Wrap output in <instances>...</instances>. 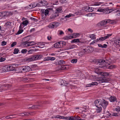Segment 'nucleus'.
<instances>
[{
    "label": "nucleus",
    "instance_id": "obj_15",
    "mask_svg": "<svg viewBox=\"0 0 120 120\" xmlns=\"http://www.w3.org/2000/svg\"><path fill=\"white\" fill-rule=\"evenodd\" d=\"M42 56L41 55H36L32 56V59H33V61L34 60H38L40 59L41 57Z\"/></svg>",
    "mask_w": 120,
    "mask_h": 120
},
{
    "label": "nucleus",
    "instance_id": "obj_32",
    "mask_svg": "<svg viewBox=\"0 0 120 120\" xmlns=\"http://www.w3.org/2000/svg\"><path fill=\"white\" fill-rule=\"evenodd\" d=\"M5 13L4 12L2 13H0V18H1L3 17H5Z\"/></svg>",
    "mask_w": 120,
    "mask_h": 120
},
{
    "label": "nucleus",
    "instance_id": "obj_14",
    "mask_svg": "<svg viewBox=\"0 0 120 120\" xmlns=\"http://www.w3.org/2000/svg\"><path fill=\"white\" fill-rule=\"evenodd\" d=\"M114 45H120V38H117L114 40Z\"/></svg>",
    "mask_w": 120,
    "mask_h": 120
},
{
    "label": "nucleus",
    "instance_id": "obj_63",
    "mask_svg": "<svg viewBox=\"0 0 120 120\" xmlns=\"http://www.w3.org/2000/svg\"><path fill=\"white\" fill-rule=\"evenodd\" d=\"M24 27V26H23V25L21 23V24L19 26V28L20 29H21V28H22Z\"/></svg>",
    "mask_w": 120,
    "mask_h": 120
},
{
    "label": "nucleus",
    "instance_id": "obj_42",
    "mask_svg": "<svg viewBox=\"0 0 120 120\" xmlns=\"http://www.w3.org/2000/svg\"><path fill=\"white\" fill-rule=\"evenodd\" d=\"M104 10V9L102 8H99L97 9L96 12H103V10Z\"/></svg>",
    "mask_w": 120,
    "mask_h": 120
},
{
    "label": "nucleus",
    "instance_id": "obj_58",
    "mask_svg": "<svg viewBox=\"0 0 120 120\" xmlns=\"http://www.w3.org/2000/svg\"><path fill=\"white\" fill-rule=\"evenodd\" d=\"M115 12H119V15H120V8L118 9L117 10H116V11H115Z\"/></svg>",
    "mask_w": 120,
    "mask_h": 120
},
{
    "label": "nucleus",
    "instance_id": "obj_7",
    "mask_svg": "<svg viewBox=\"0 0 120 120\" xmlns=\"http://www.w3.org/2000/svg\"><path fill=\"white\" fill-rule=\"evenodd\" d=\"M13 64H9V65L6 66L4 67H3V69H5V71H11L12 68L13 67Z\"/></svg>",
    "mask_w": 120,
    "mask_h": 120
},
{
    "label": "nucleus",
    "instance_id": "obj_29",
    "mask_svg": "<svg viewBox=\"0 0 120 120\" xmlns=\"http://www.w3.org/2000/svg\"><path fill=\"white\" fill-rule=\"evenodd\" d=\"M65 63V62L63 60H59L58 61V65H61L62 64H64Z\"/></svg>",
    "mask_w": 120,
    "mask_h": 120
},
{
    "label": "nucleus",
    "instance_id": "obj_20",
    "mask_svg": "<svg viewBox=\"0 0 120 120\" xmlns=\"http://www.w3.org/2000/svg\"><path fill=\"white\" fill-rule=\"evenodd\" d=\"M98 83L97 82H93L91 83H90L87 85L86 86L87 87H90L91 86L97 85H98Z\"/></svg>",
    "mask_w": 120,
    "mask_h": 120
},
{
    "label": "nucleus",
    "instance_id": "obj_41",
    "mask_svg": "<svg viewBox=\"0 0 120 120\" xmlns=\"http://www.w3.org/2000/svg\"><path fill=\"white\" fill-rule=\"evenodd\" d=\"M26 61H28L29 62L33 61L32 57L31 58H27L26 59Z\"/></svg>",
    "mask_w": 120,
    "mask_h": 120
},
{
    "label": "nucleus",
    "instance_id": "obj_13",
    "mask_svg": "<svg viewBox=\"0 0 120 120\" xmlns=\"http://www.w3.org/2000/svg\"><path fill=\"white\" fill-rule=\"evenodd\" d=\"M61 85H63L64 86H67L68 87L69 86V83H68L67 82L64 80H62L61 82Z\"/></svg>",
    "mask_w": 120,
    "mask_h": 120
},
{
    "label": "nucleus",
    "instance_id": "obj_57",
    "mask_svg": "<svg viewBox=\"0 0 120 120\" xmlns=\"http://www.w3.org/2000/svg\"><path fill=\"white\" fill-rule=\"evenodd\" d=\"M115 110L116 111L118 112H119L120 111V108L119 107H118L117 108L115 109Z\"/></svg>",
    "mask_w": 120,
    "mask_h": 120
},
{
    "label": "nucleus",
    "instance_id": "obj_54",
    "mask_svg": "<svg viewBox=\"0 0 120 120\" xmlns=\"http://www.w3.org/2000/svg\"><path fill=\"white\" fill-rule=\"evenodd\" d=\"M87 49V47L85 49H83L82 51L83 52H86Z\"/></svg>",
    "mask_w": 120,
    "mask_h": 120
},
{
    "label": "nucleus",
    "instance_id": "obj_11",
    "mask_svg": "<svg viewBox=\"0 0 120 120\" xmlns=\"http://www.w3.org/2000/svg\"><path fill=\"white\" fill-rule=\"evenodd\" d=\"M56 10L57 12H56V15H54L53 16H51L50 17V18L52 19H54L55 17H56L58 16V15L57 13H61L62 12V10L60 8H58L56 9Z\"/></svg>",
    "mask_w": 120,
    "mask_h": 120
},
{
    "label": "nucleus",
    "instance_id": "obj_8",
    "mask_svg": "<svg viewBox=\"0 0 120 120\" xmlns=\"http://www.w3.org/2000/svg\"><path fill=\"white\" fill-rule=\"evenodd\" d=\"M22 70L25 72L30 71L31 70V68L29 66H24L22 67Z\"/></svg>",
    "mask_w": 120,
    "mask_h": 120
},
{
    "label": "nucleus",
    "instance_id": "obj_35",
    "mask_svg": "<svg viewBox=\"0 0 120 120\" xmlns=\"http://www.w3.org/2000/svg\"><path fill=\"white\" fill-rule=\"evenodd\" d=\"M107 20H108V23H109L110 24H113L115 22V21L114 20H111L110 19H107Z\"/></svg>",
    "mask_w": 120,
    "mask_h": 120
},
{
    "label": "nucleus",
    "instance_id": "obj_5",
    "mask_svg": "<svg viewBox=\"0 0 120 120\" xmlns=\"http://www.w3.org/2000/svg\"><path fill=\"white\" fill-rule=\"evenodd\" d=\"M59 25L58 23L56 22H54L51 23L48 26V27L50 28H56Z\"/></svg>",
    "mask_w": 120,
    "mask_h": 120
},
{
    "label": "nucleus",
    "instance_id": "obj_12",
    "mask_svg": "<svg viewBox=\"0 0 120 120\" xmlns=\"http://www.w3.org/2000/svg\"><path fill=\"white\" fill-rule=\"evenodd\" d=\"M50 11H53V9L52 8H48L45 10L44 11V14L46 16L48 15L50 12Z\"/></svg>",
    "mask_w": 120,
    "mask_h": 120
},
{
    "label": "nucleus",
    "instance_id": "obj_39",
    "mask_svg": "<svg viewBox=\"0 0 120 120\" xmlns=\"http://www.w3.org/2000/svg\"><path fill=\"white\" fill-rule=\"evenodd\" d=\"M77 59H73L71 60V62L73 63H76L77 62Z\"/></svg>",
    "mask_w": 120,
    "mask_h": 120
},
{
    "label": "nucleus",
    "instance_id": "obj_45",
    "mask_svg": "<svg viewBox=\"0 0 120 120\" xmlns=\"http://www.w3.org/2000/svg\"><path fill=\"white\" fill-rule=\"evenodd\" d=\"M112 34H107V36H104L105 39L109 38L110 37L112 36Z\"/></svg>",
    "mask_w": 120,
    "mask_h": 120
},
{
    "label": "nucleus",
    "instance_id": "obj_46",
    "mask_svg": "<svg viewBox=\"0 0 120 120\" xmlns=\"http://www.w3.org/2000/svg\"><path fill=\"white\" fill-rule=\"evenodd\" d=\"M90 38L92 39H95L96 38V37L94 34H92L90 36Z\"/></svg>",
    "mask_w": 120,
    "mask_h": 120
},
{
    "label": "nucleus",
    "instance_id": "obj_3",
    "mask_svg": "<svg viewBox=\"0 0 120 120\" xmlns=\"http://www.w3.org/2000/svg\"><path fill=\"white\" fill-rule=\"evenodd\" d=\"M103 60H99L97 59H93L90 60V61L91 62L97 64H99V65H101V63L103 62Z\"/></svg>",
    "mask_w": 120,
    "mask_h": 120
},
{
    "label": "nucleus",
    "instance_id": "obj_33",
    "mask_svg": "<svg viewBox=\"0 0 120 120\" xmlns=\"http://www.w3.org/2000/svg\"><path fill=\"white\" fill-rule=\"evenodd\" d=\"M14 52H13L14 54L18 53L19 51V49H18L15 48L14 50Z\"/></svg>",
    "mask_w": 120,
    "mask_h": 120
},
{
    "label": "nucleus",
    "instance_id": "obj_59",
    "mask_svg": "<svg viewBox=\"0 0 120 120\" xmlns=\"http://www.w3.org/2000/svg\"><path fill=\"white\" fill-rule=\"evenodd\" d=\"M20 115H19L20 116H25V112L20 113Z\"/></svg>",
    "mask_w": 120,
    "mask_h": 120
},
{
    "label": "nucleus",
    "instance_id": "obj_43",
    "mask_svg": "<svg viewBox=\"0 0 120 120\" xmlns=\"http://www.w3.org/2000/svg\"><path fill=\"white\" fill-rule=\"evenodd\" d=\"M11 22H7L5 24L6 25L7 27H9L11 25Z\"/></svg>",
    "mask_w": 120,
    "mask_h": 120
},
{
    "label": "nucleus",
    "instance_id": "obj_53",
    "mask_svg": "<svg viewBox=\"0 0 120 120\" xmlns=\"http://www.w3.org/2000/svg\"><path fill=\"white\" fill-rule=\"evenodd\" d=\"M34 51V50L32 49H30L28 51V54H32L33 51Z\"/></svg>",
    "mask_w": 120,
    "mask_h": 120
},
{
    "label": "nucleus",
    "instance_id": "obj_51",
    "mask_svg": "<svg viewBox=\"0 0 120 120\" xmlns=\"http://www.w3.org/2000/svg\"><path fill=\"white\" fill-rule=\"evenodd\" d=\"M7 44V42L4 41H3L1 42V45L2 46H4Z\"/></svg>",
    "mask_w": 120,
    "mask_h": 120
},
{
    "label": "nucleus",
    "instance_id": "obj_30",
    "mask_svg": "<svg viewBox=\"0 0 120 120\" xmlns=\"http://www.w3.org/2000/svg\"><path fill=\"white\" fill-rule=\"evenodd\" d=\"M29 46H32L36 44V43L34 41H28Z\"/></svg>",
    "mask_w": 120,
    "mask_h": 120
},
{
    "label": "nucleus",
    "instance_id": "obj_19",
    "mask_svg": "<svg viewBox=\"0 0 120 120\" xmlns=\"http://www.w3.org/2000/svg\"><path fill=\"white\" fill-rule=\"evenodd\" d=\"M77 46L75 45H70L68 48V49H73L75 48H77Z\"/></svg>",
    "mask_w": 120,
    "mask_h": 120
},
{
    "label": "nucleus",
    "instance_id": "obj_52",
    "mask_svg": "<svg viewBox=\"0 0 120 120\" xmlns=\"http://www.w3.org/2000/svg\"><path fill=\"white\" fill-rule=\"evenodd\" d=\"M68 117V118L67 119H68L69 120H74V116L73 117L72 116H70L69 117Z\"/></svg>",
    "mask_w": 120,
    "mask_h": 120
},
{
    "label": "nucleus",
    "instance_id": "obj_61",
    "mask_svg": "<svg viewBox=\"0 0 120 120\" xmlns=\"http://www.w3.org/2000/svg\"><path fill=\"white\" fill-rule=\"evenodd\" d=\"M36 6H39V5H37V4L36 5V6H35V5H32V7H29V8L31 9L32 8H34L36 7Z\"/></svg>",
    "mask_w": 120,
    "mask_h": 120
},
{
    "label": "nucleus",
    "instance_id": "obj_62",
    "mask_svg": "<svg viewBox=\"0 0 120 120\" xmlns=\"http://www.w3.org/2000/svg\"><path fill=\"white\" fill-rule=\"evenodd\" d=\"M25 116H29L30 114V113L27 112H25Z\"/></svg>",
    "mask_w": 120,
    "mask_h": 120
},
{
    "label": "nucleus",
    "instance_id": "obj_1",
    "mask_svg": "<svg viewBox=\"0 0 120 120\" xmlns=\"http://www.w3.org/2000/svg\"><path fill=\"white\" fill-rule=\"evenodd\" d=\"M94 103L95 106L98 108L97 110V112L101 111L102 108L101 106L105 109L108 104V102L104 99L96 100L94 101Z\"/></svg>",
    "mask_w": 120,
    "mask_h": 120
},
{
    "label": "nucleus",
    "instance_id": "obj_21",
    "mask_svg": "<svg viewBox=\"0 0 120 120\" xmlns=\"http://www.w3.org/2000/svg\"><path fill=\"white\" fill-rule=\"evenodd\" d=\"M60 42H58L57 43H55L54 44V46L55 47L57 48H59L60 47H61L60 44L59 43Z\"/></svg>",
    "mask_w": 120,
    "mask_h": 120
},
{
    "label": "nucleus",
    "instance_id": "obj_40",
    "mask_svg": "<svg viewBox=\"0 0 120 120\" xmlns=\"http://www.w3.org/2000/svg\"><path fill=\"white\" fill-rule=\"evenodd\" d=\"M23 30L22 29H19L18 32L16 33V34L18 35L20 34L22 32Z\"/></svg>",
    "mask_w": 120,
    "mask_h": 120
},
{
    "label": "nucleus",
    "instance_id": "obj_55",
    "mask_svg": "<svg viewBox=\"0 0 120 120\" xmlns=\"http://www.w3.org/2000/svg\"><path fill=\"white\" fill-rule=\"evenodd\" d=\"M30 18L32 20H33L34 21L37 22L38 21V20L35 18L32 17H31Z\"/></svg>",
    "mask_w": 120,
    "mask_h": 120
},
{
    "label": "nucleus",
    "instance_id": "obj_23",
    "mask_svg": "<svg viewBox=\"0 0 120 120\" xmlns=\"http://www.w3.org/2000/svg\"><path fill=\"white\" fill-rule=\"evenodd\" d=\"M37 45H38V47L41 48H43L45 45L43 43L39 42L37 43Z\"/></svg>",
    "mask_w": 120,
    "mask_h": 120
},
{
    "label": "nucleus",
    "instance_id": "obj_22",
    "mask_svg": "<svg viewBox=\"0 0 120 120\" xmlns=\"http://www.w3.org/2000/svg\"><path fill=\"white\" fill-rule=\"evenodd\" d=\"M28 41H29V40H28L27 41H26L23 42L22 44L23 45H24V46H29V44L28 43Z\"/></svg>",
    "mask_w": 120,
    "mask_h": 120
},
{
    "label": "nucleus",
    "instance_id": "obj_26",
    "mask_svg": "<svg viewBox=\"0 0 120 120\" xmlns=\"http://www.w3.org/2000/svg\"><path fill=\"white\" fill-rule=\"evenodd\" d=\"M104 10L103 11V13L105 14H108L109 13V9L108 8H104Z\"/></svg>",
    "mask_w": 120,
    "mask_h": 120
},
{
    "label": "nucleus",
    "instance_id": "obj_34",
    "mask_svg": "<svg viewBox=\"0 0 120 120\" xmlns=\"http://www.w3.org/2000/svg\"><path fill=\"white\" fill-rule=\"evenodd\" d=\"M116 66L115 65H111L108 67V68L110 69H112L116 68Z\"/></svg>",
    "mask_w": 120,
    "mask_h": 120
},
{
    "label": "nucleus",
    "instance_id": "obj_47",
    "mask_svg": "<svg viewBox=\"0 0 120 120\" xmlns=\"http://www.w3.org/2000/svg\"><path fill=\"white\" fill-rule=\"evenodd\" d=\"M4 85H0V92H2L3 91V87H4Z\"/></svg>",
    "mask_w": 120,
    "mask_h": 120
},
{
    "label": "nucleus",
    "instance_id": "obj_25",
    "mask_svg": "<svg viewBox=\"0 0 120 120\" xmlns=\"http://www.w3.org/2000/svg\"><path fill=\"white\" fill-rule=\"evenodd\" d=\"M66 65H63L59 66V69L60 70H64L66 69Z\"/></svg>",
    "mask_w": 120,
    "mask_h": 120
},
{
    "label": "nucleus",
    "instance_id": "obj_2",
    "mask_svg": "<svg viewBox=\"0 0 120 120\" xmlns=\"http://www.w3.org/2000/svg\"><path fill=\"white\" fill-rule=\"evenodd\" d=\"M95 72L98 75H101L103 76L99 78L98 80V81L100 83H102L103 82H108V80L106 79L105 76H108L109 75V73L103 72L98 71L97 72L96 71Z\"/></svg>",
    "mask_w": 120,
    "mask_h": 120
},
{
    "label": "nucleus",
    "instance_id": "obj_64",
    "mask_svg": "<svg viewBox=\"0 0 120 120\" xmlns=\"http://www.w3.org/2000/svg\"><path fill=\"white\" fill-rule=\"evenodd\" d=\"M55 59V58L54 57H50V60H54Z\"/></svg>",
    "mask_w": 120,
    "mask_h": 120
},
{
    "label": "nucleus",
    "instance_id": "obj_4",
    "mask_svg": "<svg viewBox=\"0 0 120 120\" xmlns=\"http://www.w3.org/2000/svg\"><path fill=\"white\" fill-rule=\"evenodd\" d=\"M44 103L45 104H46V101H45V102L42 101L41 104H39V105H33L32 106H30L29 105H28L27 108L30 109L38 108L39 107V106H42V105L41 104L42 103L43 104Z\"/></svg>",
    "mask_w": 120,
    "mask_h": 120
},
{
    "label": "nucleus",
    "instance_id": "obj_17",
    "mask_svg": "<svg viewBox=\"0 0 120 120\" xmlns=\"http://www.w3.org/2000/svg\"><path fill=\"white\" fill-rule=\"evenodd\" d=\"M87 49L86 52H92L93 51V48L91 47L90 46H87Z\"/></svg>",
    "mask_w": 120,
    "mask_h": 120
},
{
    "label": "nucleus",
    "instance_id": "obj_44",
    "mask_svg": "<svg viewBox=\"0 0 120 120\" xmlns=\"http://www.w3.org/2000/svg\"><path fill=\"white\" fill-rule=\"evenodd\" d=\"M74 120H79V119H80V118L79 116L77 115L76 116H74Z\"/></svg>",
    "mask_w": 120,
    "mask_h": 120
},
{
    "label": "nucleus",
    "instance_id": "obj_56",
    "mask_svg": "<svg viewBox=\"0 0 120 120\" xmlns=\"http://www.w3.org/2000/svg\"><path fill=\"white\" fill-rule=\"evenodd\" d=\"M6 59L4 58H3L1 56L0 59V62H2L4 61Z\"/></svg>",
    "mask_w": 120,
    "mask_h": 120
},
{
    "label": "nucleus",
    "instance_id": "obj_28",
    "mask_svg": "<svg viewBox=\"0 0 120 120\" xmlns=\"http://www.w3.org/2000/svg\"><path fill=\"white\" fill-rule=\"evenodd\" d=\"M16 114H14L13 115H11L9 116H7L5 118L7 119H13L14 118H15V117H12V116L15 115Z\"/></svg>",
    "mask_w": 120,
    "mask_h": 120
},
{
    "label": "nucleus",
    "instance_id": "obj_48",
    "mask_svg": "<svg viewBox=\"0 0 120 120\" xmlns=\"http://www.w3.org/2000/svg\"><path fill=\"white\" fill-rule=\"evenodd\" d=\"M17 44V42H13L12 44L11 45V47H12L15 45H16Z\"/></svg>",
    "mask_w": 120,
    "mask_h": 120
},
{
    "label": "nucleus",
    "instance_id": "obj_16",
    "mask_svg": "<svg viewBox=\"0 0 120 120\" xmlns=\"http://www.w3.org/2000/svg\"><path fill=\"white\" fill-rule=\"evenodd\" d=\"M3 85H4V86L3 87L4 90H7L10 88L11 86L9 84H6Z\"/></svg>",
    "mask_w": 120,
    "mask_h": 120
},
{
    "label": "nucleus",
    "instance_id": "obj_50",
    "mask_svg": "<svg viewBox=\"0 0 120 120\" xmlns=\"http://www.w3.org/2000/svg\"><path fill=\"white\" fill-rule=\"evenodd\" d=\"M99 40H100V41H103L105 40V37H101L99 38Z\"/></svg>",
    "mask_w": 120,
    "mask_h": 120
},
{
    "label": "nucleus",
    "instance_id": "obj_36",
    "mask_svg": "<svg viewBox=\"0 0 120 120\" xmlns=\"http://www.w3.org/2000/svg\"><path fill=\"white\" fill-rule=\"evenodd\" d=\"M29 23L28 21L27 20H26L23 21L22 22V24L23 25H26Z\"/></svg>",
    "mask_w": 120,
    "mask_h": 120
},
{
    "label": "nucleus",
    "instance_id": "obj_6",
    "mask_svg": "<svg viewBox=\"0 0 120 120\" xmlns=\"http://www.w3.org/2000/svg\"><path fill=\"white\" fill-rule=\"evenodd\" d=\"M108 20H107V19L105 20H104L101 21L98 23L97 25V26H103L107 24L108 22Z\"/></svg>",
    "mask_w": 120,
    "mask_h": 120
},
{
    "label": "nucleus",
    "instance_id": "obj_31",
    "mask_svg": "<svg viewBox=\"0 0 120 120\" xmlns=\"http://www.w3.org/2000/svg\"><path fill=\"white\" fill-rule=\"evenodd\" d=\"M74 38V37L72 36H67L64 37V39L66 40H68L69 39H71Z\"/></svg>",
    "mask_w": 120,
    "mask_h": 120
},
{
    "label": "nucleus",
    "instance_id": "obj_27",
    "mask_svg": "<svg viewBox=\"0 0 120 120\" xmlns=\"http://www.w3.org/2000/svg\"><path fill=\"white\" fill-rule=\"evenodd\" d=\"M56 116H57L56 118L59 119H67L68 118V117H65L63 116H60L59 115H57Z\"/></svg>",
    "mask_w": 120,
    "mask_h": 120
},
{
    "label": "nucleus",
    "instance_id": "obj_60",
    "mask_svg": "<svg viewBox=\"0 0 120 120\" xmlns=\"http://www.w3.org/2000/svg\"><path fill=\"white\" fill-rule=\"evenodd\" d=\"M26 38L27 39L26 41H27L28 40H29H29H30L31 39V38L30 37H29L28 36L26 37Z\"/></svg>",
    "mask_w": 120,
    "mask_h": 120
},
{
    "label": "nucleus",
    "instance_id": "obj_18",
    "mask_svg": "<svg viewBox=\"0 0 120 120\" xmlns=\"http://www.w3.org/2000/svg\"><path fill=\"white\" fill-rule=\"evenodd\" d=\"M110 101L111 102H114L117 100V99L115 96H111L109 99Z\"/></svg>",
    "mask_w": 120,
    "mask_h": 120
},
{
    "label": "nucleus",
    "instance_id": "obj_37",
    "mask_svg": "<svg viewBox=\"0 0 120 120\" xmlns=\"http://www.w3.org/2000/svg\"><path fill=\"white\" fill-rule=\"evenodd\" d=\"M59 43L60 44L61 47H62L63 45H65L66 43L65 41H62L60 42Z\"/></svg>",
    "mask_w": 120,
    "mask_h": 120
},
{
    "label": "nucleus",
    "instance_id": "obj_49",
    "mask_svg": "<svg viewBox=\"0 0 120 120\" xmlns=\"http://www.w3.org/2000/svg\"><path fill=\"white\" fill-rule=\"evenodd\" d=\"M27 50L26 49H22V50L21 52L23 53H25L27 52Z\"/></svg>",
    "mask_w": 120,
    "mask_h": 120
},
{
    "label": "nucleus",
    "instance_id": "obj_24",
    "mask_svg": "<svg viewBox=\"0 0 120 120\" xmlns=\"http://www.w3.org/2000/svg\"><path fill=\"white\" fill-rule=\"evenodd\" d=\"M94 9L93 8L88 7L87 8L86 10V11L89 12H91L93 11Z\"/></svg>",
    "mask_w": 120,
    "mask_h": 120
},
{
    "label": "nucleus",
    "instance_id": "obj_9",
    "mask_svg": "<svg viewBox=\"0 0 120 120\" xmlns=\"http://www.w3.org/2000/svg\"><path fill=\"white\" fill-rule=\"evenodd\" d=\"M48 3L45 0H41L38 4H37V5L39 6H45L48 4Z\"/></svg>",
    "mask_w": 120,
    "mask_h": 120
},
{
    "label": "nucleus",
    "instance_id": "obj_10",
    "mask_svg": "<svg viewBox=\"0 0 120 120\" xmlns=\"http://www.w3.org/2000/svg\"><path fill=\"white\" fill-rule=\"evenodd\" d=\"M102 62H103L101 63V65L103 64H105L106 63L109 65L110 63H112V60L110 58H109L106 59L105 60H103Z\"/></svg>",
    "mask_w": 120,
    "mask_h": 120
},
{
    "label": "nucleus",
    "instance_id": "obj_38",
    "mask_svg": "<svg viewBox=\"0 0 120 120\" xmlns=\"http://www.w3.org/2000/svg\"><path fill=\"white\" fill-rule=\"evenodd\" d=\"M80 42L79 40V39H75L74 40H72L71 42Z\"/></svg>",
    "mask_w": 120,
    "mask_h": 120
}]
</instances>
